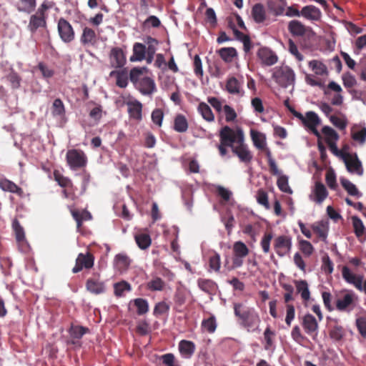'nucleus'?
<instances>
[{
	"label": "nucleus",
	"mask_w": 366,
	"mask_h": 366,
	"mask_svg": "<svg viewBox=\"0 0 366 366\" xmlns=\"http://www.w3.org/2000/svg\"><path fill=\"white\" fill-rule=\"evenodd\" d=\"M234 314L239 320V324L248 332L259 330L260 317L254 307H247L242 303H234Z\"/></svg>",
	"instance_id": "obj_1"
},
{
	"label": "nucleus",
	"mask_w": 366,
	"mask_h": 366,
	"mask_svg": "<svg viewBox=\"0 0 366 366\" xmlns=\"http://www.w3.org/2000/svg\"><path fill=\"white\" fill-rule=\"evenodd\" d=\"M219 137L220 142L217 147L222 157L227 154V147L232 149L238 143L242 142L244 138L243 130L241 128L237 127L236 129H234L229 126H224L220 129Z\"/></svg>",
	"instance_id": "obj_2"
},
{
	"label": "nucleus",
	"mask_w": 366,
	"mask_h": 366,
	"mask_svg": "<svg viewBox=\"0 0 366 366\" xmlns=\"http://www.w3.org/2000/svg\"><path fill=\"white\" fill-rule=\"evenodd\" d=\"M272 77L280 86L284 88L294 85L295 81V74L288 66H282L276 69Z\"/></svg>",
	"instance_id": "obj_3"
},
{
	"label": "nucleus",
	"mask_w": 366,
	"mask_h": 366,
	"mask_svg": "<svg viewBox=\"0 0 366 366\" xmlns=\"http://www.w3.org/2000/svg\"><path fill=\"white\" fill-rule=\"evenodd\" d=\"M357 297L354 292L348 291L340 295L335 300V308L341 312L350 313L355 309Z\"/></svg>",
	"instance_id": "obj_4"
},
{
	"label": "nucleus",
	"mask_w": 366,
	"mask_h": 366,
	"mask_svg": "<svg viewBox=\"0 0 366 366\" xmlns=\"http://www.w3.org/2000/svg\"><path fill=\"white\" fill-rule=\"evenodd\" d=\"M66 159L68 165L72 170L84 167L87 163V157L85 153L79 149L69 150L66 152Z\"/></svg>",
	"instance_id": "obj_5"
},
{
	"label": "nucleus",
	"mask_w": 366,
	"mask_h": 366,
	"mask_svg": "<svg viewBox=\"0 0 366 366\" xmlns=\"http://www.w3.org/2000/svg\"><path fill=\"white\" fill-rule=\"evenodd\" d=\"M58 32L62 41L70 43L74 39V31L71 24L64 18H60L57 25Z\"/></svg>",
	"instance_id": "obj_6"
},
{
	"label": "nucleus",
	"mask_w": 366,
	"mask_h": 366,
	"mask_svg": "<svg viewBox=\"0 0 366 366\" xmlns=\"http://www.w3.org/2000/svg\"><path fill=\"white\" fill-rule=\"evenodd\" d=\"M110 67L122 69L127 62L126 55L124 51L119 47H113L109 54Z\"/></svg>",
	"instance_id": "obj_7"
},
{
	"label": "nucleus",
	"mask_w": 366,
	"mask_h": 366,
	"mask_svg": "<svg viewBox=\"0 0 366 366\" xmlns=\"http://www.w3.org/2000/svg\"><path fill=\"white\" fill-rule=\"evenodd\" d=\"M328 196L326 187L320 182H316L311 190L309 199L317 204H321Z\"/></svg>",
	"instance_id": "obj_8"
},
{
	"label": "nucleus",
	"mask_w": 366,
	"mask_h": 366,
	"mask_svg": "<svg viewBox=\"0 0 366 366\" xmlns=\"http://www.w3.org/2000/svg\"><path fill=\"white\" fill-rule=\"evenodd\" d=\"M232 152L238 157L241 162L245 164H249L253 158V155L248 146L244 143V139L242 142L238 143L232 148Z\"/></svg>",
	"instance_id": "obj_9"
},
{
	"label": "nucleus",
	"mask_w": 366,
	"mask_h": 366,
	"mask_svg": "<svg viewBox=\"0 0 366 366\" xmlns=\"http://www.w3.org/2000/svg\"><path fill=\"white\" fill-rule=\"evenodd\" d=\"M274 247L280 257H284L291 250V238L285 235L277 237L274 240Z\"/></svg>",
	"instance_id": "obj_10"
},
{
	"label": "nucleus",
	"mask_w": 366,
	"mask_h": 366,
	"mask_svg": "<svg viewBox=\"0 0 366 366\" xmlns=\"http://www.w3.org/2000/svg\"><path fill=\"white\" fill-rule=\"evenodd\" d=\"M343 160L349 172L357 174L359 176L363 174L362 163L356 154L353 156L347 154V157H343Z\"/></svg>",
	"instance_id": "obj_11"
},
{
	"label": "nucleus",
	"mask_w": 366,
	"mask_h": 366,
	"mask_svg": "<svg viewBox=\"0 0 366 366\" xmlns=\"http://www.w3.org/2000/svg\"><path fill=\"white\" fill-rule=\"evenodd\" d=\"M242 85H243L242 77H241L239 79L234 76H230L227 80L226 90L230 94L236 95L238 97H242L244 94Z\"/></svg>",
	"instance_id": "obj_12"
},
{
	"label": "nucleus",
	"mask_w": 366,
	"mask_h": 366,
	"mask_svg": "<svg viewBox=\"0 0 366 366\" xmlns=\"http://www.w3.org/2000/svg\"><path fill=\"white\" fill-rule=\"evenodd\" d=\"M302 325L307 335H317L318 322L312 315L310 313L305 315L302 317Z\"/></svg>",
	"instance_id": "obj_13"
},
{
	"label": "nucleus",
	"mask_w": 366,
	"mask_h": 366,
	"mask_svg": "<svg viewBox=\"0 0 366 366\" xmlns=\"http://www.w3.org/2000/svg\"><path fill=\"white\" fill-rule=\"evenodd\" d=\"M302 16L312 22L319 21L322 18V12L314 5H307L302 8Z\"/></svg>",
	"instance_id": "obj_14"
},
{
	"label": "nucleus",
	"mask_w": 366,
	"mask_h": 366,
	"mask_svg": "<svg viewBox=\"0 0 366 366\" xmlns=\"http://www.w3.org/2000/svg\"><path fill=\"white\" fill-rule=\"evenodd\" d=\"M257 56L266 66L274 65L277 61V55L267 47H261L257 51Z\"/></svg>",
	"instance_id": "obj_15"
},
{
	"label": "nucleus",
	"mask_w": 366,
	"mask_h": 366,
	"mask_svg": "<svg viewBox=\"0 0 366 366\" xmlns=\"http://www.w3.org/2000/svg\"><path fill=\"white\" fill-rule=\"evenodd\" d=\"M135 88L143 95H152L156 91V84L151 77L147 76L142 81L137 83Z\"/></svg>",
	"instance_id": "obj_16"
},
{
	"label": "nucleus",
	"mask_w": 366,
	"mask_h": 366,
	"mask_svg": "<svg viewBox=\"0 0 366 366\" xmlns=\"http://www.w3.org/2000/svg\"><path fill=\"white\" fill-rule=\"evenodd\" d=\"M288 30L294 36H303L310 30V28L299 20H292L288 24Z\"/></svg>",
	"instance_id": "obj_17"
},
{
	"label": "nucleus",
	"mask_w": 366,
	"mask_h": 366,
	"mask_svg": "<svg viewBox=\"0 0 366 366\" xmlns=\"http://www.w3.org/2000/svg\"><path fill=\"white\" fill-rule=\"evenodd\" d=\"M195 348V345L192 341L182 340L179 342L178 349L183 358H191L194 353Z\"/></svg>",
	"instance_id": "obj_18"
},
{
	"label": "nucleus",
	"mask_w": 366,
	"mask_h": 366,
	"mask_svg": "<svg viewBox=\"0 0 366 366\" xmlns=\"http://www.w3.org/2000/svg\"><path fill=\"white\" fill-rule=\"evenodd\" d=\"M86 288L90 293L94 295L102 294L106 290L104 282L94 278H89L86 280Z\"/></svg>",
	"instance_id": "obj_19"
},
{
	"label": "nucleus",
	"mask_w": 366,
	"mask_h": 366,
	"mask_svg": "<svg viewBox=\"0 0 366 366\" xmlns=\"http://www.w3.org/2000/svg\"><path fill=\"white\" fill-rule=\"evenodd\" d=\"M313 231L325 242H327V238L329 232V222L327 220H321L312 224Z\"/></svg>",
	"instance_id": "obj_20"
},
{
	"label": "nucleus",
	"mask_w": 366,
	"mask_h": 366,
	"mask_svg": "<svg viewBox=\"0 0 366 366\" xmlns=\"http://www.w3.org/2000/svg\"><path fill=\"white\" fill-rule=\"evenodd\" d=\"M46 27V16H41L36 14L31 15L28 24V29L35 33L39 28Z\"/></svg>",
	"instance_id": "obj_21"
},
{
	"label": "nucleus",
	"mask_w": 366,
	"mask_h": 366,
	"mask_svg": "<svg viewBox=\"0 0 366 366\" xmlns=\"http://www.w3.org/2000/svg\"><path fill=\"white\" fill-rule=\"evenodd\" d=\"M128 113L131 118L140 120L142 118V104L138 100H132L127 103Z\"/></svg>",
	"instance_id": "obj_22"
},
{
	"label": "nucleus",
	"mask_w": 366,
	"mask_h": 366,
	"mask_svg": "<svg viewBox=\"0 0 366 366\" xmlns=\"http://www.w3.org/2000/svg\"><path fill=\"white\" fill-rule=\"evenodd\" d=\"M0 188L4 192L16 194L19 197H22L24 194L23 189L21 187L6 178L0 179Z\"/></svg>",
	"instance_id": "obj_23"
},
{
	"label": "nucleus",
	"mask_w": 366,
	"mask_h": 366,
	"mask_svg": "<svg viewBox=\"0 0 366 366\" xmlns=\"http://www.w3.org/2000/svg\"><path fill=\"white\" fill-rule=\"evenodd\" d=\"M354 232L360 241L363 242L366 239V229L361 219L357 216L352 217Z\"/></svg>",
	"instance_id": "obj_24"
},
{
	"label": "nucleus",
	"mask_w": 366,
	"mask_h": 366,
	"mask_svg": "<svg viewBox=\"0 0 366 366\" xmlns=\"http://www.w3.org/2000/svg\"><path fill=\"white\" fill-rule=\"evenodd\" d=\"M147 71L148 69L146 66L134 67L130 70L129 79L134 86L137 85V83H139L147 76H146Z\"/></svg>",
	"instance_id": "obj_25"
},
{
	"label": "nucleus",
	"mask_w": 366,
	"mask_h": 366,
	"mask_svg": "<svg viewBox=\"0 0 366 366\" xmlns=\"http://www.w3.org/2000/svg\"><path fill=\"white\" fill-rule=\"evenodd\" d=\"M251 15L256 23H262L266 19V11L263 4H255L252 8Z\"/></svg>",
	"instance_id": "obj_26"
},
{
	"label": "nucleus",
	"mask_w": 366,
	"mask_h": 366,
	"mask_svg": "<svg viewBox=\"0 0 366 366\" xmlns=\"http://www.w3.org/2000/svg\"><path fill=\"white\" fill-rule=\"evenodd\" d=\"M97 41V34L92 29L84 27L80 37V42L83 45H94Z\"/></svg>",
	"instance_id": "obj_27"
},
{
	"label": "nucleus",
	"mask_w": 366,
	"mask_h": 366,
	"mask_svg": "<svg viewBox=\"0 0 366 366\" xmlns=\"http://www.w3.org/2000/svg\"><path fill=\"white\" fill-rule=\"evenodd\" d=\"M146 46L142 43L137 42L133 46V54L129 60L132 62L141 61L145 59Z\"/></svg>",
	"instance_id": "obj_28"
},
{
	"label": "nucleus",
	"mask_w": 366,
	"mask_h": 366,
	"mask_svg": "<svg viewBox=\"0 0 366 366\" xmlns=\"http://www.w3.org/2000/svg\"><path fill=\"white\" fill-rule=\"evenodd\" d=\"M342 278L345 281L350 285H352L356 287L357 282L360 281V280L363 279V277L361 275L357 276L348 267L343 266L342 269Z\"/></svg>",
	"instance_id": "obj_29"
},
{
	"label": "nucleus",
	"mask_w": 366,
	"mask_h": 366,
	"mask_svg": "<svg viewBox=\"0 0 366 366\" xmlns=\"http://www.w3.org/2000/svg\"><path fill=\"white\" fill-rule=\"evenodd\" d=\"M197 285L202 291L209 295L214 293L217 288V285L214 281L207 279H198Z\"/></svg>",
	"instance_id": "obj_30"
},
{
	"label": "nucleus",
	"mask_w": 366,
	"mask_h": 366,
	"mask_svg": "<svg viewBox=\"0 0 366 366\" xmlns=\"http://www.w3.org/2000/svg\"><path fill=\"white\" fill-rule=\"evenodd\" d=\"M295 287L297 293L300 294L302 299L304 301H308L310 298V292L309 285L306 280H295Z\"/></svg>",
	"instance_id": "obj_31"
},
{
	"label": "nucleus",
	"mask_w": 366,
	"mask_h": 366,
	"mask_svg": "<svg viewBox=\"0 0 366 366\" xmlns=\"http://www.w3.org/2000/svg\"><path fill=\"white\" fill-rule=\"evenodd\" d=\"M334 322L335 325L331 327L329 335L333 341L339 342L342 340L345 332L344 328L337 324V320H334Z\"/></svg>",
	"instance_id": "obj_32"
},
{
	"label": "nucleus",
	"mask_w": 366,
	"mask_h": 366,
	"mask_svg": "<svg viewBox=\"0 0 366 366\" xmlns=\"http://www.w3.org/2000/svg\"><path fill=\"white\" fill-rule=\"evenodd\" d=\"M275 336V333L274 331L271 330L269 327H267L264 332V348L265 350H272L273 351L275 348L274 338Z\"/></svg>",
	"instance_id": "obj_33"
},
{
	"label": "nucleus",
	"mask_w": 366,
	"mask_h": 366,
	"mask_svg": "<svg viewBox=\"0 0 366 366\" xmlns=\"http://www.w3.org/2000/svg\"><path fill=\"white\" fill-rule=\"evenodd\" d=\"M340 182L344 189L347 192V193L351 195L360 198L362 197V193L359 192L357 187L351 182L350 180L341 178Z\"/></svg>",
	"instance_id": "obj_34"
},
{
	"label": "nucleus",
	"mask_w": 366,
	"mask_h": 366,
	"mask_svg": "<svg viewBox=\"0 0 366 366\" xmlns=\"http://www.w3.org/2000/svg\"><path fill=\"white\" fill-rule=\"evenodd\" d=\"M251 137L254 145L260 149H264L266 147V138L265 136L255 130L252 129L250 131Z\"/></svg>",
	"instance_id": "obj_35"
},
{
	"label": "nucleus",
	"mask_w": 366,
	"mask_h": 366,
	"mask_svg": "<svg viewBox=\"0 0 366 366\" xmlns=\"http://www.w3.org/2000/svg\"><path fill=\"white\" fill-rule=\"evenodd\" d=\"M174 129L180 133L187 132L188 129V122L184 115L178 114L176 116L174 121Z\"/></svg>",
	"instance_id": "obj_36"
},
{
	"label": "nucleus",
	"mask_w": 366,
	"mask_h": 366,
	"mask_svg": "<svg viewBox=\"0 0 366 366\" xmlns=\"http://www.w3.org/2000/svg\"><path fill=\"white\" fill-rule=\"evenodd\" d=\"M197 110L199 113L201 114L202 118L207 122H213L214 119V116L212 112L211 108L208 104L204 102H201L198 105Z\"/></svg>",
	"instance_id": "obj_37"
},
{
	"label": "nucleus",
	"mask_w": 366,
	"mask_h": 366,
	"mask_svg": "<svg viewBox=\"0 0 366 366\" xmlns=\"http://www.w3.org/2000/svg\"><path fill=\"white\" fill-rule=\"evenodd\" d=\"M36 6V0H20L16 4L19 11L29 14L33 11Z\"/></svg>",
	"instance_id": "obj_38"
},
{
	"label": "nucleus",
	"mask_w": 366,
	"mask_h": 366,
	"mask_svg": "<svg viewBox=\"0 0 366 366\" xmlns=\"http://www.w3.org/2000/svg\"><path fill=\"white\" fill-rule=\"evenodd\" d=\"M309 67L317 74V75H325L327 74V66L321 61L314 59L309 62Z\"/></svg>",
	"instance_id": "obj_39"
},
{
	"label": "nucleus",
	"mask_w": 366,
	"mask_h": 366,
	"mask_svg": "<svg viewBox=\"0 0 366 366\" xmlns=\"http://www.w3.org/2000/svg\"><path fill=\"white\" fill-rule=\"evenodd\" d=\"M221 58L227 62L232 61L233 58L237 55L236 49L233 47H224L218 51Z\"/></svg>",
	"instance_id": "obj_40"
},
{
	"label": "nucleus",
	"mask_w": 366,
	"mask_h": 366,
	"mask_svg": "<svg viewBox=\"0 0 366 366\" xmlns=\"http://www.w3.org/2000/svg\"><path fill=\"white\" fill-rule=\"evenodd\" d=\"M77 263L80 264L82 267L86 269H90L94 265V257L87 253L86 254H84L82 253H80L77 258Z\"/></svg>",
	"instance_id": "obj_41"
},
{
	"label": "nucleus",
	"mask_w": 366,
	"mask_h": 366,
	"mask_svg": "<svg viewBox=\"0 0 366 366\" xmlns=\"http://www.w3.org/2000/svg\"><path fill=\"white\" fill-rule=\"evenodd\" d=\"M71 214L76 220L78 227L81 225L82 221L90 220L92 217L91 213L86 210H83L81 212L77 210H72Z\"/></svg>",
	"instance_id": "obj_42"
},
{
	"label": "nucleus",
	"mask_w": 366,
	"mask_h": 366,
	"mask_svg": "<svg viewBox=\"0 0 366 366\" xmlns=\"http://www.w3.org/2000/svg\"><path fill=\"white\" fill-rule=\"evenodd\" d=\"M320 123V119L317 114L314 112H307L305 117L303 124L307 127L317 126Z\"/></svg>",
	"instance_id": "obj_43"
},
{
	"label": "nucleus",
	"mask_w": 366,
	"mask_h": 366,
	"mask_svg": "<svg viewBox=\"0 0 366 366\" xmlns=\"http://www.w3.org/2000/svg\"><path fill=\"white\" fill-rule=\"evenodd\" d=\"M135 240L138 247L142 249H147L152 243L150 236L145 233L136 235Z\"/></svg>",
	"instance_id": "obj_44"
},
{
	"label": "nucleus",
	"mask_w": 366,
	"mask_h": 366,
	"mask_svg": "<svg viewBox=\"0 0 366 366\" xmlns=\"http://www.w3.org/2000/svg\"><path fill=\"white\" fill-rule=\"evenodd\" d=\"M134 306L137 307V313L139 315L146 314L149 311L148 301L143 298H136L133 300Z\"/></svg>",
	"instance_id": "obj_45"
},
{
	"label": "nucleus",
	"mask_w": 366,
	"mask_h": 366,
	"mask_svg": "<svg viewBox=\"0 0 366 366\" xmlns=\"http://www.w3.org/2000/svg\"><path fill=\"white\" fill-rule=\"evenodd\" d=\"M51 113L54 117H62L65 114V107L60 99H56L52 104Z\"/></svg>",
	"instance_id": "obj_46"
},
{
	"label": "nucleus",
	"mask_w": 366,
	"mask_h": 366,
	"mask_svg": "<svg viewBox=\"0 0 366 366\" xmlns=\"http://www.w3.org/2000/svg\"><path fill=\"white\" fill-rule=\"evenodd\" d=\"M114 261L115 265L119 268H127L131 263V259L124 253L117 254L115 256Z\"/></svg>",
	"instance_id": "obj_47"
},
{
	"label": "nucleus",
	"mask_w": 366,
	"mask_h": 366,
	"mask_svg": "<svg viewBox=\"0 0 366 366\" xmlns=\"http://www.w3.org/2000/svg\"><path fill=\"white\" fill-rule=\"evenodd\" d=\"M202 327L209 333H213L217 328L216 318L212 315L207 319H204L202 322Z\"/></svg>",
	"instance_id": "obj_48"
},
{
	"label": "nucleus",
	"mask_w": 366,
	"mask_h": 366,
	"mask_svg": "<svg viewBox=\"0 0 366 366\" xmlns=\"http://www.w3.org/2000/svg\"><path fill=\"white\" fill-rule=\"evenodd\" d=\"M322 132L325 136L327 143L336 142L339 138V135L336 131L329 126H325L322 129Z\"/></svg>",
	"instance_id": "obj_49"
},
{
	"label": "nucleus",
	"mask_w": 366,
	"mask_h": 366,
	"mask_svg": "<svg viewBox=\"0 0 366 366\" xmlns=\"http://www.w3.org/2000/svg\"><path fill=\"white\" fill-rule=\"evenodd\" d=\"M277 184L280 191L287 194L292 193V190L289 186L288 177L287 176H280L277 181Z\"/></svg>",
	"instance_id": "obj_50"
},
{
	"label": "nucleus",
	"mask_w": 366,
	"mask_h": 366,
	"mask_svg": "<svg viewBox=\"0 0 366 366\" xmlns=\"http://www.w3.org/2000/svg\"><path fill=\"white\" fill-rule=\"evenodd\" d=\"M114 295L117 297H122L124 295L126 291H129L131 290L130 285L125 282L122 281L120 282L115 283L114 285Z\"/></svg>",
	"instance_id": "obj_51"
},
{
	"label": "nucleus",
	"mask_w": 366,
	"mask_h": 366,
	"mask_svg": "<svg viewBox=\"0 0 366 366\" xmlns=\"http://www.w3.org/2000/svg\"><path fill=\"white\" fill-rule=\"evenodd\" d=\"M233 249L235 255L243 257H246L249 253V249L246 244L240 241L234 243Z\"/></svg>",
	"instance_id": "obj_52"
},
{
	"label": "nucleus",
	"mask_w": 366,
	"mask_h": 366,
	"mask_svg": "<svg viewBox=\"0 0 366 366\" xmlns=\"http://www.w3.org/2000/svg\"><path fill=\"white\" fill-rule=\"evenodd\" d=\"M89 329L82 326H71L69 330L70 335L75 339H81Z\"/></svg>",
	"instance_id": "obj_53"
},
{
	"label": "nucleus",
	"mask_w": 366,
	"mask_h": 366,
	"mask_svg": "<svg viewBox=\"0 0 366 366\" xmlns=\"http://www.w3.org/2000/svg\"><path fill=\"white\" fill-rule=\"evenodd\" d=\"M209 264L211 269L214 272H219L221 266L220 255L217 252H214L209 257Z\"/></svg>",
	"instance_id": "obj_54"
},
{
	"label": "nucleus",
	"mask_w": 366,
	"mask_h": 366,
	"mask_svg": "<svg viewBox=\"0 0 366 366\" xmlns=\"http://www.w3.org/2000/svg\"><path fill=\"white\" fill-rule=\"evenodd\" d=\"M12 227L15 232L16 239L18 242L23 241L25 239V234L23 227L21 226L19 222L15 219L12 222Z\"/></svg>",
	"instance_id": "obj_55"
},
{
	"label": "nucleus",
	"mask_w": 366,
	"mask_h": 366,
	"mask_svg": "<svg viewBox=\"0 0 366 366\" xmlns=\"http://www.w3.org/2000/svg\"><path fill=\"white\" fill-rule=\"evenodd\" d=\"M147 287L152 291H162L164 287V282L160 277H154L148 282Z\"/></svg>",
	"instance_id": "obj_56"
},
{
	"label": "nucleus",
	"mask_w": 366,
	"mask_h": 366,
	"mask_svg": "<svg viewBox=\"0 0 366 366\" xmlns=\"http://www.w3.org/2000/svg\"><path fill=\"white\" fill-rule=\"evenodd\" d=\"M169 310V306L165 302H159L154 306L153 310V315L156 317H159L163 314L168 312Z\"/></svg>",
	"instance_id": "obj_57"
},
{
	"label": "nucleus",
	"mask_w": 366,
	"mask_h": 366,
	"mask_svg": "<svg viewBox=\"0 0 366 366\" xmlns=\"http://www.w3.org/2000/svg\"><path fill=\"white\" fill-rule=\"evenodd\" d=\"M322 269L325 273L332 274L334 270V264L328 254H325L322 258Z\"/></svg>",
	"instance_id": "obj_58"
},
{
	"label": "nucleus",
	"mask_w": 366,
	"mask_h": 366,
	"mask_svg": "<svg viewBox=\"0 0 366 366\" xmlns=\"http://www.w3.org/2000/svg\"><path fill=\"white\" fill-rule=\"evenodd\" d=\"M144 43L148 46L147 49H146L147 53H150V55H154L158 41L150 36H147L144 39Z\"/></svg>",
	"instance_id": "obj_59"
},
{
	"label": "nucleus",
	"mask_w": 366,
	"mask_h": 366,
	"mask_svg": "<svg viewBox=\"0 0 366 366\" xmlns=\"http://www.w3.org/2000/svg\"><path fill=\"white\" fill-rule=\"evenodd\" d=\"M300 249L307 257H310L314 252L312 244L307 240L302 239L300 241Z\"/></svg>",
	"instance_id": "obj_60"
},
{
	"label": "nucleus",
	"mask_w": 366,
	"mask_h": 366,
	"mask_svg": "<svg viewBox=\"0 0 366 366\" xmlns=\"http://www.w3.org/2000/svg\"><path fill=\"white\" fill-rule=\"evenodd\" d=\"M116 84L120 88H125L128 84V74L126 69L120 70V74L117 77Z\"/></svg>",
	"instance_id": "obj_61"
},
{
	"label": "nucleus",
	"mask_w": 366,
	"mask_h": 366,
	"mask_svg": "<svg viewBox=\"0 0 366 366\" xmlns=\"http://www.w3.org/2000/svg\"><path fill=\"white\" fill-rule=\"evenodd\" d=\"M352 137L355 141L360 144H364L366 141V128L364 127L359 131H353L352 132Z\"/></svg>",
	"instance_id": "obj_62"
},
{
	"label": "nucleus",
	"mask_w": 366,
	"mask_h": 366,
	"mask_svg": "<svg viewBox=\"0 0 366 366\" xmlns=\"http://www.w3.org/2000/svg\"><path fill=\"white\" fill-rule=\"evenodd\" d=\"M160 359L165 366H179L177 363H176L175 357L172 353H167L162 355L160 357Z\"/></svg>",
	"instance_id": "obj_63"
},
{
	"label": "nucleus",
	"mask_w": 366,
	"mask_h": 366,
	"mask_svg": "<svg viewBox=\"0 0 366 366\" xmlns=\"http://www.w3.org/2000/svg\"><path fill=\"white\" fill-rule=\"evenodd\" d=\"M356 326L360 335L366 338V317H360L356 319Z\"/></svg>",
	"instance_id": "obj_64"
}]
</instances>
